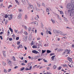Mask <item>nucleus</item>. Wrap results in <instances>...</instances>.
Segmentation results:
<instances>
[{
  "instance_id": "nucleus-14",
  "label": "nucleus",
  "mask_w": 74,
  "mask_h": 74,
  "mask_svg": "<svg viewBox=\"0 0 74 74\" xmlns=\"http://www.w3.org/2000/svg\"><path fill=\"white\" fill-rule=\"evenodd\" d=\"M16 3L18 5L19 4V2L17 0H15Z\"/></svg>"
},
{
  "instance_id": "nucleus-34",
  "label": "nucleus",
  "mask_w": 74,
  "mask_h": 74,
  "mask_svg": "<svg viewBox=\"0 0 74 74\" xmlns=\"http://www.w3.org/2000/svg\"><path fill=\"white\" fill-rule=\"evenodd\" d=\"M57 67V66H56V65H54L53 66V68L54 69H55Z\"/></svg>"
},
{
  "instance_id": "nucleus-18",
  "label": "nucleus",
  "mask_w": 74,
  "mask_h": 74,
  "mask_svg": "<svg viewBox=\"0 0 74 74\" xmlns=\"http://www.w3.org/2000/svg\"><path fill=\"white\" fill-rule=\"evenodd\" d=\"M51 21L53 23H55V21L53 20V19H51Z\"/></svg>"
},
{
  "instance_id": "nucleus-54",
  "label": "nucleus",
  "mask_w": 74,
  "mask_h": 74,
  "mask_svg": "<svg viewBox=\"0 0 74 74\" xmlns=\"http://www.w3.org/2000/svg\"><path fill=\"white\" fill-rule=\"evenodd\" d=\"M8 23V20H6L5 22V24H7V23Z\"/></svg>"
},
{
  "instance_id": "nucleus-33",
  "label": "nucleus",
  "mask_w": 74,
  "mask_h": 74,
  "mask_svg": "<svg viewBox=\"0 0 74 74\" xmlns=\"http://www.w3.org/2000/svg\"><path fill=\"white\" fill-rule=\"evenodd\" d=\"M48 46V44H45V47H47Z\"/></svg>"
},
{
  "instance_id": "nucleus-45",
  "label": "nucleus",
  "mask_w": 74,
  "mask_h": 74,
  "mask_svg": "<svg viewBox=\"0 0 74 74\" xmlns=\"http://www.w3.org/2000/svg\"><path fill=\"white\" fill-rule=\"evenodd\" d=\"M5 18H7V17L8 18V15L6 14V15H5Z\"/></svg>"
},
{
  "instance_id": "nucleus-51",
  "label": "nucleus",
  "mask_w": 74,
  "mask_h": 74,
  "mask_svg": "<svg viewBox=\"0 0 74 74\" xmlns=\"http://www.w3.org/2000/svg\"><path fill=\"white\" fill-rule=\"evenodd\" d=\"M24 68L23 67L21 69V71H23V70H24Z\"/></svg>"
},
{
  "instance_id": "nucleus-6",
  "label": "nucleus",
  "mask_w": 74,
  "mask_h": 74,
  "mask_svg": "<svg viewBox=\"0 0 74 74\" xmlns=\"http://www.w3.org/2000/svg\"><path fill=\"white\" fill-rule=\"evenodd\" d=\"M67 59L71 63H73V61L72 60V59L70 57H68L67 58Z\"/></svg>"
},
{
  "instance_id": "nucleus-58",
  "label": "nucleus",
  "mask_w": 74,
  "mask_h": 74,
  "mask_svg": "<svg viewBox=\"0 0 74 74\" xmlns=\"http://www.w3.org/2000/svg\"><path fill=\"white\" fill-rule=\"evenodd\" d=\"M46 51L45 50V51H43V50H42V53H45V52Z\"/></svg>"
},
{
  "instance_id": "nucleus-42",
  "label": "nucleus",
  "mask_w": 74,
  "mask_h": 74,
  "mask_svg": "<svg viewBox=\"0 0 74 74\" xmlns=\"http://www.w3.org/2000/svg\"><path fill=\"white\" fill-rule=\"evenodd\" d=\"M37 6H38V7L39 8H40V5L38 3H37Z\"/></svg>"
},
{
  "instance_id": "nucleus-57",
  "label": "nucleus",
  "mask_w": 74,
  "mask_h": 74,
  "mask_svg": "<svg viewBox=\"0 0 74 74\" xmlns=\"http://www.w3.org/2000/svg\"><path fill=\"white\" fill-rule=\"evenodd\" d=\"M42 59H43L42 58V59L39 58L38 60V61H40L41 60H42Z\"/></svg>"
},
{
  "instance_id": "nucleus-12",
  "label": "nucleus",
  "mask_w": 74,
  "mask_h": 74,
  "mask_svg": "<svg viewBox=\"0 0 74 74\" xmlns=\"http://www.w3.org/2000/svg\"><path fill=\"white\" fill-rule=\"evenodd\" d=\"M12 38L14 40L15 39V36L14 34H13V35H12Z\"/></svg>"
},
{
  "instance_id": "nucleus-55",
  "label": "nucleus",
  "mask_w": 74,
  "mask_h": 74,
  "mask_svg": "<svg viewBox=\"0 0 74 74\" xmlns=\"http://www.w3.org/2000/svg\"><path fill=\"white\" fill-rule=\"evenodd\" d=\"M0 38H1V40H3V38H2V36H0Z\"/></svg>"
},
{
  "instance_id": "nucleus-28",
  "label": "nucleus",
  "mask_w": 74,
  "mask_h": 74,
  "mask_svg": "<svg viewBox=\"0 0 74 74\" xmlns=\"http://www.w3.org/2000/svg\"><path fill=\"white\" fill-rule=\"evenodd\" d=\"M60 14H64V13H63V11H60Z\"/></svg>"
},
{
  "instance_id": "nucleus-46",
  "label": "nucleus",
  "mask_w": 74,
  "mask_h": 74,
  "mask_svg": "<svg viewBox=\"0 0 74 74\" xmlns=\"http://www.w3.org/2000/svg\"><path fill=\"white\" fill-rule=\"evenodd\" d=\"M2 52H3V54H5V53H6L5 51H2Z\"/></svg>"
},
{
  "instance_id": "nucleus-59",
  "label": "nucleus",
  "mask_w": 74,
  "mask_h": 74,
  "mask_svg": "<svg viewBox=\"0 0 74 74\" xmlns=\"http://www.w3.org/2000/svg\"><path fill=\"white\" fill-rule=\"evenodd\" d=\"M24 48H25V50H27V47H25V46H24Z\"/></svg>"
},
{
  "instance_id": "nucleus-25",
  "label": "nucleus",
  "mask_w": 74,
  "mask_h": 74,
  "mask_svg": "<svg viewBox=\"0 0 74 74\" xmlns=\"http://www.w3.org/2000/svg\"><path fill=\"white\" fill-rule=\"evenodd\" d=\"M63 66L64 67H68V65L67 64H64L63 65Z\"/></svg>"
},
{
  "instance_id": "nucleus-9",
  "label": "nucleus",
  "mask_w": 74,
  "mask_h": 74,
  "mask_svg": "<svg viewBox=\"0 0 74 74\" xmlns=\"http://www.w3.org/2000/svg\"><path fill=\"white\" fill-rule=\"evenodd\" d=\"M9 30L12 32L11 34H12L13 33V29L11 28V27H10L9 28Z\"/></svg>"
},
{
  "instance_id": "nucleus-48",
  "label": "nucleus",
  "mask_w": 74,
  "mask_h": 74,
  "mask_svg": "<svg viewBox=\"0 0 74 74\" xmlns=\"http://www.w3.org/2000/svg\"><path fill=\"white\" fill-rule=\"evenodd\" d=\"M49 34L51 35V32L50 31H49Z\"/></svg>"
},
{
  "instance_id": "nucleus-50",
  "label": "nucleus",
  "mask_w": 74,
  "mask_h": 74,
  "mask_svg": "<svg viewBox=\"0 0 74 74\" xmlns=\"http://www.w3.org/2000/svg\"><path fill=\"white\" fill-rule=\"evenodd\" d=\"M18 68V66H16L15 67H14V69H16Z\"/></svg>"
},
{
  "instance_id": "nucleus-64",
  "label": "nucleus",
  "mask_w": 74,
  "mask_h": 74,
  "mask_svg": "<svg viewBox=\"0 0 74 74\" xmlns=\"http://www.w3.org/2000/svg\"><path fill=\"white\" fill-rule=\"evenodd\" d=\"M46 74H51V73L49 72H47L46 73Z\"/></svg>"
},
{
  "instance_id": "nucleus-2",
  "label": "nucleus",
  "mask_w": 74,
  "mask_h": 74,
  "mask_svg": "<svg viewBox=\"0 0 74 74\" xmlns=\"http://www.w3.org/2000/svg\"><path fill=\"white\" fill-rule=\"evenodd\" d=\"M12 15H9L8 16V20L9 21H10V20H11V19H12Z\"/></svg>"
},
{
  "instance_id": "nucleus-40",
  "label": "nucleus",
  "mask_w": 74,
  "mask_h": 74,
  "mask_svg": "<svg viewBox=\"0 0 74 74\" xmlns=\"http://www.w3.org/2000/svg\"><path fill=\"white\" fill-rule=\"evenodd\" d=\"M12 7V5H10L9 6V7H8V8L9 9L10 8Z\"/></svg>"
},
{
  "instance_id": "nucleus-4",
  "label": "nucleus",
  "mask_w": 74,
  "mask_h": 74,
  "mask_svg": "<svg viewBox=\"0 0 74 74\" xmlns=\"http://www.w3.org/2000/svg\"><path fill=\"white\" fill-rule=\"evenodd\" d=\"M74 15V11H72L70 13V16H73Z\"/></svg>"
},
{
  "instance_id": "nucleus-16",
  "label": "nucleus",
  "mask_w": 74,
  "mask_h": 74,
  "mask_svg": "<svg viewBox=\"0 0 74 74\" xmlns=\"http://www.w3.org/2000/svg\"><path fill=\"white\" fill-rule=\"evenodd\" d=\"M53 32L54 34H56L57 32V30H53Z\"/></svg>"
},
{
  "instance_id": "nucleus-52",
  "label": "nucleus",
  "mask_w": 74,
  "mask_h": 74,
  "mask_svg": "<svg viewBox=\"0 0 74 74\" xmlns=\"http://www.w3.org/2000/svg\"><path fill=\"white\" fill-rule=\"evenodd\" d=\"M71 3H74V0H71Z\"/></svg>"
},
{
  "instance_id": "nucleus-56",
  "label": "nucleus",
  "mask_w": 74,
  "mask_h": 74,
  "mask_svg": "<svg viewBox=\"0 0 74 74\" xmlns=\"http://www.w3.org/2000/svg\"><path fill=\"white\" fill-rule=\"evenodd\" d=\"M40 37H38L37 38V40H40Z\"/></svg>"
},
{
  "instance_id": "nucleus-41",
  "label": "nucleus",
  "mask_w": 74,
  "mask_h": 74,
  "mask_svg": "<svg viewBox=\"0 0 74 74\" xmlns=\"http://www.w3.org/2000/svg\"><path fill=\"white\" fill-rule=\"evenodd\" d=\"M55 55V53H51L50 54V56H52L53 55Z\"/></svg>"
},
{
  "instance_id": "nucleus-24",
  "label": "nucleus",
  "mask_w": 74,
  "mask_h": 74,
  "mask_svg": "<svg viewBox=\"0 0 74 74\" xmlns=\"http://www.w3.org/2000/svg\"><path fill=\"white\" fill-rule=\"evenodd\" d=\"M66 54V51H64V52L62 53V55H64Z\"/></svg>"
},
{
  "instance_id": "nucleus-8",
  "label": "nucleus",
  "mask_w": 74,
  "mask_h": 74,
  "mask_svg": "<svg viewBox=\"0 0 74 74\" xmlns=\"http://www.w3.org/2000/svg\"><path fill=\"white\" fill-rule=\"evenodd\" d=\"M7 61H8V63L9 64H11L12 63V62L11 61L9 60H7Z\"/></svg>"
},
{
  "instance_id": "nucleus-15",
  "label": "nucleus",
  "mask_w": 74,
  "mask_h": 74,
  "mask_svg": "<svg viewBox=\"0 0 74 74\" xmlns=\"http://www.w3.org/2000/svg\"><path fill=\"white\" fill-rule=\"evenodd\" d=\"M63 51L62 50V49H58L57 50V51L58 52H60L61 51Z\"/></svg>"
},
{
  "instance_id": "nucleus-38",
  "label": "nucleus",
  "mask_w": 74,
  "mask_h": 74,
  "mask_svg": "<svg viewBox=\"0 0 74 74\" xmlns=\"http://www.w3.org/2000/svg\"><path fill=\"white\" fill-rule=\"evenodd\" d=\"M13 40V38H9V40L10 41H12Z\"/></svg>"
},
{
  "instance_id": "nucleus-11",
  "label": "nucleus",
  "mask_w": 74,
  "mask_h": 74,
  "mask_svg": "<svg viewBox=\"0 0 74 74\" xmlns=\"http://www.w3.org/2000/svg\"><path fill=\"white\" fill-rule=\"evenodd\" d=\"M10 34V32L9 30H8L7 31V36H9Z\"/></svg>"
},
{
  "instance_id": "nucleus-29",
  "label": "nucleus",
  "mask_w": 74,
  "mask_h": 74,
  "mask_svg": "<svg viewBox=\"0 0 74 74\" xmlns=\"http://www.w3.org/2000/svg\"><path fill=\"white\" fill-rule=\"evenodd\" d=\"M24 33L26 35H28V33L26 31H25Z\"/></svg>"
},
{
  "instance_id": "nucleus-39",
  "label": "nucleus",
  "mask_w": 74,
  "mask_h": 74,
  "mask_svg": "<svg viewBox=\"0 0 74 74\" xmlns=\"http://www.w3.org/2000/svg\"><path fill=\"white\" fill-rule=\"evenodd\" d=\"M43 60L45 62H48L47 60H45V59H44Z\"/></svg>"
},
{
  "instance_id": "nucleus-35",
  "label": "nucleus",
  "mask_w": 74,
  "mask_h": 74,
  "mask_svg": "<svg viewBox=\"0 0 74 74\" xmlns=\"http://www.w3.org/2000/svg\"><path fill=\"white\" fill-rule=\"evenodd\" d=\"M33 29H32V31L33 32H34V30L35 29V28H33Z\"/></svg>"
},
{
  "instance_id": "nucleus-5",
  "label": "nucleus",
  "mask_w": 74,
  "mask_h": 74,
  "mask_svg": "<svg viewBox=\"0 0 74 74\" xmlns=\"http://www.w3.org/2000/svg\"><path fill=\"white\" fill-rule=\"evenodd\" d=\"M65 51L66 52V54H69L70 53V50H68L67 49H66L65 50Z\"/></svg>"
},
{
  "instance_id": "nucleus-1",
  "label": "nucleus",
  "mask_w": 74,
  "mask_h": 74,
  "mask_svg": "<svg viewBox=\"0 0 74 74\" xmlns=\"http://www.w3.org/2000/svg\"><path fill=\"white\" fill-rule=\"evenodd\" d=\"M66 7L67 8L71 9V10H74V3H68Z\"/></svg>"
},
{
  "instance_id": "nucleus-43",
  "label": "nucleus",
  "mask_w": 74,
  "mask_h": 74,
  "mask_svg": "<svg viewBox=\"0 0 74 74\" xmlns=\"http://www.w3.org/2000/svg\"><path fill=\"white\" fill-rule=\"evenodd\" d=\"M11 69H8V72H10L11 71Z\"/></svg>"
},
{
  "instance_id": "nucleus-53",
  "label": "nucleus",
  "mask_w": 74,
  "mask_h": 74,
  "mask_svg": "<svg viewBox=\"0 0 74 74\" xmlns=\"http://www.w3.org/2000/svg\"><path fill=\"white\" fill-rule=\"evenodd\" d=\"M18 11L20 12L22 11V10L21 9H18Z\"/></svg>"
},
{
  "instance_id": "nucleus-36",
  "label": "nucleus",
  "mask_w": 74,
  "mask_h": 74,
  "mask_svg": "<svg viewBox=\"0 0 74 74\" xmlns=\"http://www.w3.org/2000/svg\"><path fill=\"white\" fill-rule=\"evenodd\" d=\"M14 32L16 33H17L18 32V30H16V29H14Z\"/></svg>"
},
{
  "instance_id": "nucleus-19",
  "label": "nucleus",
  "mask_w": 74,
  "mask_h": 74,
  "mask_svg": "<svg viewBox=\"0 0 74 74\" xmlns=\"http://www.w3.org/2000/svg\"><path fill=\"white\" fill-rule=\"evenodd\" d=\"M12 58H13V60L14 61H16V59H15V58L14 57V56H13L12 57Z\"/></svg>"
},
{
  "instance_id": "nucleus-20",
  "label": "nucleus",
  "mask_w": 74,
  "mask_h": 74,
  "mask_svg": "<svg viewBox=\"0 0 74 74\" xmlns=\"http://www.w3.org/2000/svg\"><path fill=\"white\" fill-rule=\"evenodd\" d=\"M60 34L61 35H63V36H65L66 35H67V34H63L62 33H61V32H60Z\"/></svg>"
},
{
  "instance_id": "nucleus-63",
  "label": "nucleus",
  "mask_w": 74,
  "mask_h": 74,
  "mask_svg": "<svg viewBox=\"0 0 74 74\" xmlns=\"http://www.w3.org/2000/svg\"><path fill=\"white\" fill-rule=\"evenodd\" d=\"M21 64L22 65H25V64H24V63H22Z\"/></svg>"
},
{
  "instance_id": "nucleus-62",
  "label": "nucleus",
  "mask_w": 74,
  "mask_h": 74,
  "mask_svg": "<svg viewBox=\"0 0 74 74\" xmlns=\"http://www.w3.org/2000/svg\"><path fill=\"white\" fill-rule=\"evenodd\" d=\"M26 69H25L26 70H29V69H28V68H27V67L26 68Z\"/></svg>"
},
{
  "instance_id": "nucleus-60",
  "label": "nucleus",
  "mask_w": 74,
  "mask_h": 74,
  "mask_svg": "<svg viewBox=\"0 0 74 74\" xmlns=\"http://www.w3.org/2000/svg\"><path fill=\"white\" fill-rule=\"evenodd\" d=\"M3 5V4H0V6L1 7H2Z\"/></svg>"
},
{
  "instance_id": "nucleus-44",
  "label": "nucleus",
  "mask_w": 74,
  "mask_h": 74,
  "mask_svg": "<svg viewBox=\"0 0 74 74\" xmlns=\"http://www.w3.org/2000/svg\"><path fill=\"white\" fill-rule=\"evenodd\" d=\"M4 73H7V71L6 69H4Z\"/></svg>"
},
{
  "instance_id": "nucleus-10",
  "label": "nucleus",
  "mask_w": 74,
  "mask_h": 74,
  "mask_svg": "<svg viewBox=\"0 0 74 74\" xmlns=\"http://www.w3.org/2000/svg\"><path fill=\"white\" fill-rule=\"evenodd\" d=\"M55 57H56L55 56H53L52 57H51V58L52 60H54V58H55Z\"/></svg>"
},
{
  "instance_id": "nucleus-32",
  "label": "nucleus",
  "mask_w": 74,
  "mask_h": 74,
  "mask_svg": "<svg viewBox=\"0 0 74 74\" xmlns=\"http://www.w3.org/2000/svg\"><path fill=\"white\" fill-rule=\"evenodd\" d=\"M49 9L47 8V9H46V12H49Z\"/></svg>"
},
{
  "instance_id": "nucleus-7",
  "label": "nucleus",
  "mask_w": 74,
  "mask_h": 74,
  "mask_svg": "<svg viewBox=\"0 0 74 74\" xmlns=\"http://www.w3.org/2000/svg\"><path fill=\"white\" fill-rule=\"evenodd\" d=\"M22 47V44L19 45H18V46L17 48L18 49H19V48H22L23 47Z\"/></svg>"
},
{
  "instance_id": "nucleus-49",
  "label": "nucleus",
  "mask_w": 74,
  "mask_h": 74,
  "mask_svg": "<svg viewBox=\"0 0 74 74\" xmlns=\"http://www.w3.org/2000/svg\"><path fill=\"white\" fill-rule=\"evenodd\" d=\"M71 65L72 66V67H74V65H73V63H72L71 64Z\"/></svg>"
},
{
  "instance_id": "nucleus-31",
  "label": "nucleus",
  "mask_w": 74,
  "mask_h": 74,
  "mask_svg": "<svg viewBox=\"0 0 74 74\" xmlns=\"http://www.w3.org/2000/svg\"><path fill=\"white\" fill-rule=\"evenodd\" d=\"M20 41H18L17 42V45H19L20 44Z\"/></svg>"
},
{
  "instance_id": "nucleus-23",
  "label": "nucleus",
  "mask_w": 74,
  "mask_h": 74,
  "mask_svg": "<svg viewBox=\"0 0 74 74\" xmlns=\"http://www.w3.org/2000/svg\"><path fill=\"white\" fill-rule=\"evenodd\" d=\"M28 67H29V70H31L32 69V66H30L29 65L28 66Z\"/></svg>"
},
{
  "instance_id": "nucleus-21",
  "label": "nucleus",
  "mask_w": 74,
  "mask_h": 74,
  "mask_svg": "<svg viewBox=\"0 0 74 74\" xmlns=\"http://www.w3.org/2000/svg\"><path fill=\"white\" fill-rule=\"evenodd\" d=\"M25 19H26V20H27L28 17L26 15H25Z\"/></svg>"
},
{
  "instance_id": "nucleus-17",
  "label": "nucleus",
  "mask_w": 74,
  "mask_h": 74,
  "mask_svg": "<svg viewBox=\"0 0 74 74\" xmlns=\"http://www.w3.org/2000/svg\"><path fill=\"white\" fill-rule=\"evenodd\" d=\"M37 47H38V46H36V45L33 46H32V48H36Z\"/></svg>"
},
{
  "instance_id": "nucleus-22",
  "label": "nucleus",
  "mask_w": 74,
  "mask_h": 74,
  "mask_svg": "<svg viewBox=\"0 0 74 74\" xmlns=\"http://www.w3.org/2000/svg\"><path fill=\"white\" fill-rule=\"evenodd\" d=\"M61 31L59 30H58V31H57V33L58 34L60 33H61Z\"/></svg>"
},
{
  "instance_id": "nucleus-37",
  "label": "nucleus",
  "mask_w": 74,
  "mask_h": 74,
  "mask_svg": "<svg viewBox=\"0 0 74 74\" xmlns=\"http://www.w3.org/2000/svg\"><path fill=\"white\" fill-rule=\"evenodd\" d=\"M62 68V67H58V70H60Z\"/></svg>"
},
{
  "instance_id": "nucleus-27",
  "label": "nucleus",
  "mask_w": 74,
  "mask_h": 74,
  "mask_svg": "<svg viewBox=\"0 0 74 74\" xmlns=\"http://www.w3.org/2000/svg\"><path fill=\"white\" fill-rule=\"evenodd\" d=\"M51 51L49 50H47V53H51Z\"/></svg>"
},
{
  "instance_id": "nucleus-61",
  "label": "nucleus",
  "mask_w": 74,
  "mask_h": 74,
  "mask_svg": "<svg viewBox=\"0 0 74 74\" xmlns=\"http://www.w3.org/2000/svg\"><path fill=\"white\" fill-rule=\"evenodd\" d=\"M71 11V10H68V12L69 13V12H70Z\"/></svg>"
},
{
  "instance_id": "nucleus-47",
  "label": "nucleus",
  "mask_w": 74,
  "mask_h": 74,
  "mask_svg": "<svg viewBox=\"0 0 74 74\" xmlns=\"http://www.w3.org/2000/svg\"><path fill=\"white\" fill-rule=\"evenodd\" d=\"M31 29V28L30 27H29L28 28V30L29 32L30 31Z\"/></svg>"
},
{
  "instance_id": "nucleus-30",
  "label": "nucleus",
  "mask_w": 74,
  "mask_h": 74,
  "mask_svg": "<svg viewBox=\"0 0 74 74\" xmlns=\"http://www.w3.org/2000/svg\"><path fill=\"white\" fill-rule=\"evenodd\" d=\"M19 39V37H17L16 38V40H18Z\"/></svg>"
},
{
  "instance_id": "nucleus-13",
  "label": "nucleus",
  "mask_w": 74,
  "mask_h": 74,
  "mask_svg": "<svg viewBox=\"0 0 74 74\" xmlns=\"http://www.w3.org/2000/svg\"><path fill=\"white\" fill-rule=\"evenodd\" d=\"M18 19H20V18H21V14H19L18 16Z\"/></svg>"
},
{
  "instance_id": "nucleus-3",
  "label": "nucleus",
  "mask_w": 74,
  "mask_h": 74,
  "mask_svg": "<svg viewBox=\"0 0 74 74\" xmlns=\"http://www.w3.org/2000/svg\"><path fill=\"white\" fill-rule=\"evenodd\" d=\"M32 52L33 53H34L35 54H37L38 53L39 54H40V53L39 52H38V51H36L35 50H33L32 51Z\"/></svg>"
},
{
  "instance_id": "nucleus-26",
  "label": "nucleus",
  "mask_w": 74,
  "mask_h": 74,
  "mask_svg": "<svg viewBox=\"0 0 74 74\" xmlns=\"http://www.w3.org/2000/svg\"><path fill=\"white\" fill-rule=\"evenodd\" d=\"M4 66H5L6 65V63L4 62H2Z\"/></svg>"
}]
</instances>
